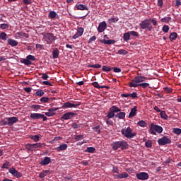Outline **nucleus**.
Listing matches in <instances>:
<instances>
[{"label": "nucleus", "mask_w": 181, "mask_h": 181, "mask_svg": "<svg viewBox=\"0 0 181 181\" xmlns=\"http://www.w3.org/2000/svg\"><path fill=\"white\" fill-rule=\"evenodd\" d=\"M105 29H107V23H105V21L100 23L98 27V32L99 33H103Z\"/></svg>", "instance_id": "obj_15"}, {"label": "nucleus", "mask_w": 181, "mask_h": 181, "mask_svg": "<svg viewBox=\"0 0 181 181\" xmlns=\"http://www.w3.org/2000/svg\"><path fill=\"white\" fill-rule=\"evenodd\" d=\"M148 132L151 135H156V132H158V134H162V132H163V128L161 126L152 123L150 125Z\"/></svg>", "instance_id": "obj_3"}, {"label": "nucleus", "mask_w": 181, "mask_h": 181, "mask_svg": "<svg viewBox=\"0 0 181 181\" xmlns=\"http://www.w3.org/2000/svg\"><path fill=\"white\" fill-rule=\"evenodd\" d=\"M76 8L78 11H88V7L83 4H76Z\"/></svg>", "instance_id": "obj_22"}, {"label": "nucleus", "mask_w": 181, "mask_h": 181, "mask_svg": "<svg viewBox=\"0 0 181 181\" xmlns=\"http://www.w3.org/2000/svg\"><path fill=\"white\" fill-rule=\"evenodd\" d=\"M25 148L30 152H33L35 151V146L33 144H28L25 145Z\"/></svg>", "instance_id": "obj_26"}, {"label": "nucleus", "mask_w": 181, "mask_h": 181, "mask_svg": "<svg viewBox=\"0 0 181 181\" xmlns=\"http://www.w3.org/2000/svg\"><path fill=\"white\" fill-rule=\"evenodd\" d=\"M129 33L130 34V36H134L135 37H139V33L136 31H130Z\"/></svg>", "instance_id": "obj_46"}, {"label": "nucleus", "mask_w": 181, "mask_h": 181, "mask_svg": "<svg viewBox=\"0 0 181 181\" xmlns=\"http://www.w3.org/2000/svg\"><path fill=\"white\" fill-rule=\"evenodd\" d=\"M146 80H149V78L144 76H135L131 82L129 83H133V84H141V83H144Z\"/></svg>", "instance_id": "obj_5"}, {"label": "nucleus", "mask_w": 181, "mask_h": 181, "mask_svg": "<svg viewBox=\"0 0 181 181\" xmlns=\"http://www.w3.org/2000/svg\"><path fill=\"white\" fill-rule=\"evenodd\" d=\"M9 173H11V175H12L13 176H14V177H17V179H19V177H22L23 175L22 173L18 171V170H16L15 168L11 167L9 170H8Z\"/></svg>", "instance_id": "obj_10"}, {"label": "nucleus", "mask_w": 181, "mask_h": 181, "mask_svg": "<svg viewBox=\"0 0 181 181\" xmlns=\"http://www.w3.org/2000/svg\"><path fill=\"white\" fill-rule=\"evenodd\" d=\"M67 149V144H61L59 147L57 148V152H61V151H66Z\"/></svg>", "instance_id": "obj_25"}, {"label": "nucleus", "mask_w": 181, "mask_h": 181, "mask_svg": "<svg viewBox=\"0 0 181 181\" xmlns=\"http://www.w3.org/2000/svg\"><path fill=\"white\" fill-rule=\"evenodd\" d=\"M137 125H139V127H141L142 128H145V127H146V125H148V124H146V121L141 120L137 122Z\"/></svg>", "instance_id": "obj_33"}, {"label": "nucleus", "mask_w": 181, "mask_h": 181, "mask_svg": "<svg viewBox=\"0 0 181 181\" xmlns=\"http://www.w3.org/2000/svg\"><path fill=\"white\" fill-rule=\"evenodd\" d=\"M160 118H162V119H168L169 118V116H168V115H166V112L162 110L160 113Z\"/></svg>", "instance_id": "obj_31"}, {"label": "nucleus", "mask_w": 181, "mask_h": 181, "mask_svg": "<svg viewBox=\"0 0 181 181\" xmlns=\"http://www.w3.org/2000/svg\"><path fill=\"white\" fill-rule=\"evenodd\" d=\"M158 145L165 146L168 145V144H172V140L164 136L158 140Z\"/></svg>", "instance_id": "obj_12"}, {"label": "nucleus", "mask_w": 181, "mask_h": 181, "mask_svg": "<svg viewBox=\"0 0 181 181\" xmlns=\"http://www.w3.org/2000/svg\"><path fill=\"white\" fill-rule=\"evenodd\" d=\"M112 69L115 73H121V69L118 67H112Z\"/></svg>", "instance_id": "obj_63"}, {"label": "nucleus", "mask_w": 181, "mask_h": 181, "mask_svg": "<svg viewBox=\"0 0 181 181\" xmlns=\"http://www.w3.org/2000/svg\"><path fill=\"white\" fill-rule=\"evenodd\" d=\"M129 175L127 173H123L122 174H119L118 175V177H119V179H125L127 177H128Z\"/></svg>", "instance_id": "obj_40"}, {"label": "nucleus", "mask_w": 181, "mask_h": 181, "mask_svg": "<svg viewBox=\"0 0 181 181\" xmlns=\"http://www.w3.org/2000/svg\"><path fill=\"white\" fill-rule=\"evenodd\" d=\"M59 54H60V52L57 48H55L52 51V59H58Z\"/></svg>", "instance_id": "obj_23"}, {"label": "nucleus", "mask_w": 181, "mask_h": 181, "mask_svg": "<svg viewBox=\"0 0 181 181\" xmlns=\"http://www.w3.org/2000/svg\"><path fill=\"white\" fill-rule=\"evenodd\" d=\"M77 115V113L73 112H68L64 113L62 117H61V119H71V118H74V117H76Z\"/></svg>", "instance_id": "obj_14"}, {"label": "nucleus", "mask_w": 181, "mask_h": 181, "mask_svg": "<svg viewBox=\"0 0 181 181\" xmlns=\"http://www.w3.org/2000/svg\"><path fill=\"white\" fill-rule=\"evenodd\" d=\"M139 25L141 29H147L148 32H151V30H152V26L151 25V22L148 19H146L141 21Z\"/></svg>", "instance_id": "obj_7"}, {"label": "nucleus", "mask_w": 181, "mask_h": 181, "mask_svg": "<svg viewBox=\"0 0 181 181\" xmlns=\"http://www.w3.org/2000/svg\"><path fill=\"white\" fill-rule=\"evenodd\" d=\"M30 117L32 119H43V121H47V117L40 113H31Z\"/></svg>", "instance_id": "obj_9"}, {"label": "nucleus", "mask_w": 181, "mask_h": 181, "mask_svg": "<svg viewBox=\"0 0 181 181\" xmlns=\"http://www.w3.org/2000/svg\"><path fill=\"white\" fill-rule=\"evenodd\" d=\"M35 95H37V97H43L45 95V91H43V90H38L36 91Z\"/></svg>", "instance_id": "obj_36"}, {"label": "nucleus", "mask_w": 181, "mask_h": 181, "mask_svg": "<svg viewBox=\"0 0 181 181\" xmlns=\"http://www.w3.org/2000/svg\"><path fill=\"white\" fill-rule=\"evenodd\" d=\"M172 21V17H164L161 18V22L165 23H169V22Z\"/></svg>", "instance_id": "obj_32"}, {"label": "nucleus", "mask_w": 181, "mask_h": 181, "mask_svg": "<svg viewBox=\"0 0 181 181\" xmlns=\"http://www.w3.org/2000/svg\"><path fill=\"white\" fill-rule=\"evenodd\" d=\"M91 84L95 88H100V87H101V86H100V84H98V82H93Z\"/></svg>", "instance_id": "obj_61"}, {"label": "nucleus", "mask_w": 181, "mask_h": 181, "mask_svg": "<svg viewBox=\"0 0 181 181\" xmlns=\"http://www.w3.org/2000/svg\"><path fill=\"white\" fill-rule=\"evenodd\" d=\"M106 124H107V125H110V126H112V125H114V122H112V120H111V119H107L106 120Z\"/></svg>", "instance_id": "obj_64"}, {"label": "nucleus", "mask_w": 181, "mask_h": 181, "mask_svg": "<svg viewBox=\"0 0 181 181\" xmlns=\"http://www.w3.org/2000/svg\"><path fill=\"white\" fill-rule=\"evenodd\" d=\"M138 111V107L134 106L131 109V111L129 114V118H134L136 115V112Z\"/></svg>", "instance_id": "obj_19"}, {"label": "nucleus", "mask_w": 181, "mask_h": 181, "mask_svg": "<svg viewBox=\"0 0 181 181\" xmlns=\"http://www.w3.org/2000/svg\"><path fill=\"white\" fill-rule=\"evenodd\" d=\"M74 139L76 141H81V139H84V135L83 134L76 135L75 136Z\"/></svg>", "instance_id": "obj_45"}, {"label": "nucleus", "mask_w": 181, "mask_h": 181, "mask_svg": "<svg viewBox=\"0 0 181 181\" xmlns=\"http://www.w3.org/2000/svg\"><path fill=\"white\" fill-rule=\"evenodd\" d=\"M136 177L139 180H148L149 179V174L145 172H141L136 174Z\"/></svg>", "instance_id": "obj_11"}, {"label": "nucleus", "mask_w": 181, "mask_h": 181, "mask_svg": "<svg viewBox=\"0 0 181 181\" xmlns=\"http://www.w3.org/2000/svg\"><path fill=\"white\" fill-rule=\"evenodd\" d=\"M49 175H52V171L50 170H42V172L39 174V177L43 179V177H46V176Z\"/></svg>", "instance_id": "obj_18"}, {"label": "nucleus", "mask_w": 181, "mask_h": 181, "mask_svg": "<svg viewBox=\"0 0 181 181\" xmlns=\"http://www.w3.org/2000/svg\"><path fill=\"white\" fill-rule=\"evenodd\" d=\"M9 166V162L6 161L3 165L1 166V169H9V168H8Z\"/></svg>", "instance_id": "obj_55"}, {"label": "nucleus", "mask_w": 181, "mask_h": 181, "mask_svg": "<svg viewBox=\"0 0 181 181\" xmlns=\"http://www.w3.org/2000/svg\"><path fill=\"white\" fill-rule=\"evenodd\" d=\"M173 134H175L176 135H180L181 134V129L179 128H174L173 130Z\"/></svg>", "instance_id": "obj_44"}, {"label": "nucleus", "mask_w": 181, "mask_h": 181, "mask_svg": "<svg viewBox=\"0 0 181 181\" xmlns=\"http://www.w3.org/2000/svg\"><path fill=\"white\" fill-rule=\"evenodd\" d=\"M45 115L47 117H53L54 115H56V113H52V112L48 111V112H45Z\"/></svg>", "instance_id": "obj_62"}, {"label": "nucleus", "mask_w": 181, "mask_h": 181, "mask_svg": "<svg viewBox=\"0 0 181 181\" xmlns=\"http://www.w3.org/2000/svg\"><path fill=\"white\" fill-rule=\"evenodd\" d=\"M6 119L8 120V127H12L13 124H16L19 121V119L16 117H6Z\"/></svg>", "instance_id": "obj_16"}, {"label": "nucleus", "mask_w": 181, "mask_h": 181, "mask_svg": "<svg viewBox=\"0 0 181 181\" xmlns=\"http://www.w3.org/2000/svg\"><path fill=\"white\" fill-rule=\"evenodd\" d=\"M71 127L73 128V129H77L78 128H80V126L77 124V123H72Z\"/></svg>", "instance_id": "obj_59"}, {"label": "nucleus", "mask_w": 181, "mask_h": 181, "mask_svg": "<svg viewBox=\"0 0 181 181\" xmlns=\"http://www.w3.org/2000/svg\"><path fill=\"white\" fill-rule=\"evenodd\" d=\"M129 39H131V34H129V32L126 33L123 35V40H124V42H128Z\"/></svg>", "instance_id": "obj_30"}, {"label": "nucleus", "mask_w": 181, "mask_h": 181, "mask_svg": "<svg viewBox=\"0 0 181 181\" xmlns=\"http://www.w3.org/2000/svg\"><path fill=\"white\" fill-rule=\"evenodd\" d=\"M100 43H103V45H114L116 42L115 40H100Z\"/></svg>", "instance_id": "obj_21"}, {"label": "nucleus", "mask_w": 181, "mask_h": 181, "mask_svg": "<svg viewBox=\"0 0 181 181\" xmlns=\"http://www.w3.org/2000/svg\"><path fill=\"white\" fill-rule=\"evenodd\" d=\"M162 30L163 32H164V33H168V32H169V25H163L162 28Z\"/></svg>", "instance_id": "obj_50"}, {"label": "nucleus", "mask_w": 181, "mask_h": 181, "mask_svg": "<svg viewBox=\"0 0 181 181\" xmlns=\"http://www.w3.org/2000/svg\"><path fill=\"white\" fill-rule=\"evenodd\" d=\"M7 42L8 45H9V46H11V47H15L18 46V45H19V42L14 39L9 38Z\"/></svg>", "instance_id": "obj_20"}, {"label": "nucleus", "mask_w": 181, "mask_h": 181, "mask_svg": "<svg viewBox=\"0 0 181 181\" xmlns=\"http://www.w3.org/2000/svg\"><path fill=\"white\" fill-rule=\"evenodd\" d=\"M79 105H81V103L80 102H76V103L66 102L62 104V108H64V110H66L67 108H77V107H79Z\"/></svg>", "instance_id": "obj_8"}, {"label": "nucleus", "mask_w": 181, "mask_h": 181, "mask_svg": "<svg viewBox=\"0 0 181 181\" xmlns=\"http://www.w3.org/2000/svg\"><path fill=\"white\" fill-rule=\"evenodd\" d=\"M110 111H112L115 114V112H121V109L115 105H113L110 108Z\"/></svg>", "instance_id": "obj_27"}, {"label": "nucleus", "mask_w": 181, "mask_h": 181, "mask_svg": "<svg viewBox=\"0 0 181 181\" xmlns=\"http://www.w3.org/2000/svg\"><path fill=\"white\" fill-rule=\"evenodd\" d=\"M36 58L33 55H28L26 57V59H23L21 60V63H23L25 66H30L32 62H35Z\"/></svg>", "instance_id": "obj_6"}, {"label": "nucleus", "mask_w": 181, "mask_h": 181, "mask_svg": "<svg viewBox=\"0 0 181 181\" xmlns=\"http://www.w3.org/2000/svg\"><path fill=\"white\" fill-rule=\"evenodd\" d=\"M0 125L1 126L8 125V119H6V118L1 119L0 122Z\"/></svg>", "instance_id": "obj_47"}, {"label": "nucleus", "mask_w": 181, "mask_h": 181, "mask_svg": "<svg viewBox=\"0 0 181 181\" xmlns=\"http://www.w3.org/2000/svg\"><path fill=\"white\" fill-rule=\"evenodd\" d=\"M111 146L113 151H117L119 148H121L122 151H124V149H128V143L125 141H115L111 144Z\"/></svg>", "instance_id": "obj_1"}, {"label": "nucleus", "mask_w": 181, "mask_h": 181, "mask_svg": "<svg viewBox=\"0 0 181 181\" xmlns=\"http://www.w3.org/2000/svg\"><path fill=\"white\" fill-rule=\"evenodd\" d=\"M85 152H88V153H94L95 152V148L94 147H88Z\"/></svg>", "instance_id": "obj_39"}, {"label": "nucleus", "mask_w": 181, "mask_h": 181, "mask_svg": "<svg viewBox=\"0 0 181 181\" xmlns=\"http://www.w3.org/2000/svg\"><path fill=\"white\" fill-rule=\"evenodd\" d=\"M50 162H52V159L50 158V157H45L40 162V165H41L42 166H46L49 165Z\"/></svg>", "instance_id": "obj_17"}, {"label": "nucleus", "mask_w": 181, "mask_h": 181, "mask_svg": "<svg viewBox=\"0 0 181 181\" xmlns=\"http://www.w3.org/2000/svg\"><path fill=\"white\" fill-rule=\"evenodd\" d=\"M102 70H103V71L109 72V71H111V70H112V68H111V66L104 65L102 67Z\"/></svg>", "instance_id": "obj_38"}, {"label": "nucleus", "mask_w": 181, "mask_h": 181, "mask_svg": "<svg viewBox=\"0 0 181 181\" xmlns=\"http://www.w3.org/2000/svg\"><path fill=\"white\" fill-rule=\"evenodd\" d=\"M146 148H152V141L148 140L145 142Z\"/></svg>", "instance_id": "obj_49"}, {"label": "nucleus", "mask_w": 181, "mask_h": 181, "mask_svg": "<svg viewBox=\"0 0 181 181\" xmlns=\"http://www.w3.org/2000/svg\"><path fill=\"white\" fill-rule=\"evenodd\" d=\"M107 118H114L115 117V113L112 112V110H110L109 112L107 115Z\"/></svg>", "instance_id": "obj_42"}, {"label": "nucleus", "mask_w": 181, "mask_h": 181, "mask_svg": "<svg viewBox=\"0 0 181 181\" xmlns=\"http://www.w3.org/2000/svg\"><path fill=\"white\" fill-rule=\"evenodd\" d=\"M117 54H120L122 56H127V54H128V52L125 49H119L117 51Z\"/></svg>", "instance_id": "obj_35"}, {"label": "nucleus", "mask_w": 181, "mask_h": 181, "mask_svg": "<svg viewBox=\"0 0 181 181\" xmlns=\"http://www.w3.org/2000/svg\"><path fill=\"white\" fill-rule=\"evenodd\" d=\"M49 98L48 97H42L40 98V101H41V103H49Z\"/></svg>", "instance_id": "obj_52"}, {"label": "nucleus", "mask_w": 181, "mask_h": 181, "mask_svg": "<svg viewBox=\"0 0 181 181\" xmlns=\"http://www.w3.org/2000/svg\"><path fill=\"white\" fill-rule=\"evenodd\" d=\"M9 28V24L7 23H3L0 25V28L5 30V29H8Z\"/></svg>", "instance_id": "obj_51"}, {"label": "nucleus", "mask_w": 181, "mask_h": 181, "mask_svg": "<svg viewBox=\"0 0 181 181\" xmlns=\"http://www.w3.org/2000/svg\"><path fill=\"white\" fill-rule=\"evenodd\" d=\"M7 36H8V35H6V33L4 32H2L0 33V39H1V40H6Z\"/></svg>", "instance_id": "obj_41"}, {"label": "nucleus", "mask_w": 181, "mask_h": 181, "mask_svg": "<svg viewBox=\"0 0 181 181\" xmlns=\"http://www.w3.org/2000/svg\"><path fill=\"white\" fill-rule=\"evenodd\" d=\"M129 95L131 98H133V100H135V98H138V93H136V92H133L132 93H129Z\"/></svg>", "instance_id": "obj_54"}, {"label": "nucleus", "mask_w": 181, "mask_h": 181, "mask_svg": "<svg viewBox=\"0 0 181 181\" xmlns=\"http://www.w3.org/2000/svg\"><path fill=\"white\" fill-rule=\"evenodd\" d=\"M56 16H57V13H56V11H49L48 15V18H49V19H55Z\"/></svg>", "instance_id": "obj_28"}, {"label": "nucleus", "mask_w": 181, "mask_h": 181, "mask_svg": "<svg viewBox=\"0 0 181 181\" xmlns=\"http://www.w3.org/2000/svg\"><path fill=\"white\" fill-rule=\"evenodd\" d=\"M125 112H119L117 115H115V118H119V119H124L125 118Z\"/></svg>", "instance_id": "obj_24"}, {"label": "nucleus", "mask_w": 181, "mask_h": 181, "mask_svg": "<svg viewBox=\"0 0 181 181\" xmlns=\"http://www.w3.org/2000/svg\"><path fill=\"white\" fill-rule=\"evenodd\" d=\"M40 138V136H39V135H34L31 136V139H33L34 142H39Z\"/></svg>", "instance_id": "obj_48"}, {"label": "nucleus", "mask_w": 181, "mask_h": 181, "mask_svg": "<svg viewBox=\"0 0 181 181\" xmlns=\"http://www.w3.org/2000/svg\"><path fill=\"white\" fill-rule=\"evenodd\" d=\"M33 2V0H23L24 5H30Z\"/></svg>", "instance_id": "obj_58"}, {"label": "nucleus", "mask_w": 181, "mask_h": 181, "mask_svg": "<svg viewBox=\"0 0 181 181\" xmlns=\"http://www.w3.org/2000/svg\"><path fill=\"white\" fill-rule=\"evenodd\" d=\"M121 133L123 136H125L127 139H132V138L136 136V132H132V129L129 127L122 129Z\"/></svg>", "instance_id": "obj_2"}, {"label": "nucleus", "mask_w": 181, "mask_h": 181, "mask_svg": "<svg viewBox=\"0 0 181 181\" xmlns=\"http://www.w3.org/2000/svg\"><path fill=\"white\" fill-rule=\"evenodd\" d=\"M129 87H134L136 88V87H142V88H146L147 87H149V83L144 82L141 83H128Z\"/></svg>", "instance_id": "obj_13"}, {"label": "nucleus", "mask_w": 181, "mask_h": 181, "mask_svg": "<svg viewBox=\"0 0 181 181\" xmlns=\"http://www.w3.org/2000/svg\"><path fill=\"white\" fill-rule=\"evenodd\" d=\"M58 110H59L58 107H52L48 109V111H49L52 114H56V111H57Z\"/></svg>", "instance_id": "obj_56"}, {"label": "nucleus", "mask_w": 181, "mask_h": 181, "mask_svg": "<svg viewBox=\"0 0 181 181\" xmlns=\"http://www.w3.org/2000/svg\"><path fill=\"white\" fill-rule=\"evenodd\" d=\"M76 33L81 36H83V33H84V28H83V27L78 28Z\"/></svg>", "instance_id": "obj_43"}, {"label": "nucleus", "mask_w": 181, "mask_h": 181, "mask_svg": "<svg viewBox=\"0 0 181 181\" xmlns=\"http://www.w3.org/2000/svg\"><path fill=\"white\" fill-rule=\"evenodd\" d=\"M40 107L42 106L39 105H32L30 107L33 108V110H40Z\"/></svg>", "instance_id": "obj_60"}, {"label": "nucleus", "mask_w": 181, "mask_h": 181, "mask_svg": "<svg viewBox=\"0 0 181 181\" xmlns=\"http://www.w3.org/2000/svg\"><path fill=\"white\" fill-rule=\"evenodd\" d=\"M109 23H115L116 22H118L117 18H112L108 20Z\"/></svg>", "instance_id": "obj_57"}, {"label": "nucleus", "mask_w": 181, "mask_h": 181, "mask_svg": "<svg viewBox=\"0 0 181 181\" xmlns=\"http://www.w3.org/2000/svg\"><path fill=\"white\" fill-rule=\"evenodd\" d=\"M33 145H34V149H37V148H43V146H46L45 144H41V143L33 144Z\"/></svg>", "instance_id": "obj_34"}, {"label": "nucleus", "mask_w": 181, "mask_h": 181, "mask_svg": "<svg viewBox=\"0 0 181 181\" xmlns=\"http://www.w3.org/2000/svg\"><path fill=\"white\" fill-rule=\"evenodd\" d=\"M43 40L47 45H52L56 40V36L52 33H45L42 34Z\"/></svg>", "instance_id": "obj_4"}, {"label": "nucleus", "mask_w": 181, "mask_h": 181, "mask_svg": "<svg viewBox=\"0 0 181 181\" xmlns=\"http://www.w3.org/2000/svg\"><path fill=\"white\" fill-rule=\"evenodd\" d=\"M39 76H42L41 78H42V80H47V78H49L47 74H39Z\"/></svg>", "instance_id": "obj_53"}, {"label": "nucleus", "mask_w": 181, "mask_h": 181, "mask_svg": "<svg viewBox=\"0 0 181 181\" xmlns=\"http://www.w3.org/2000/svg\"><path fill=\"white\" fill-rule=\"evenodd\" d=\"M16 35H18V37L21 38V37H28V34L23 33V32H18L16 33Z\"/></svg>", "instance_id": "obj_37"}, {"label": "nucleus", "mask_w": 181, "mask_h": 181, "mask_svg": "<svg viewBox=\"0 0 181 181\" xmlns=\"http://www.w3.org/2000/svg\"><path fill=\"white\" fill-rule=\"evenodd\" d=\"M177 38V33H171L170 35V40L173 42V40H176Z\"/></svg>", "instance_id": "obj_29"}]
</instances>
